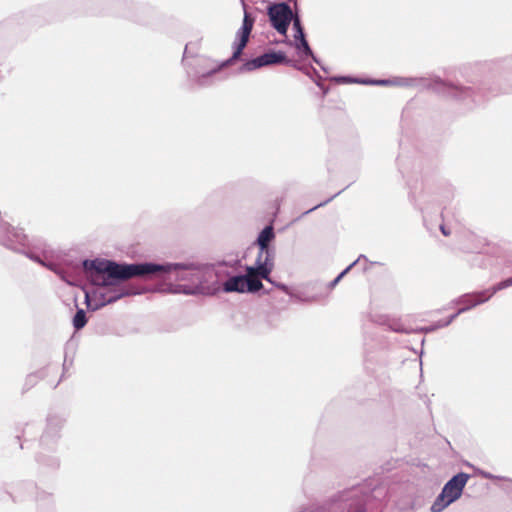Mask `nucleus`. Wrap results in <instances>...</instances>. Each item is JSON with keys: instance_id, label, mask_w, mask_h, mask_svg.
<instances>
[{"instance_id": "f257e3e1", "label": "nucleus", "mask_w": 512, "mask_h": 512, "mask_svg": "<svg viewBox=\"0 0 512 512\" xmlns=\"http://www.w3.org/2000/svg\"><path fill=\"white\" fill-rule=\"evenodd\" d=\"M84 266L87 270L95 272V276L91 275L93 282L96 284L102 283L103 285H106L104 274L113 279L128 280L133 277L164 274L171 269L169 265L153 263L118 264L109 260L85 261Z\"/></svg>"}, {"instance_id": "dca6fc26", "label": "nucleus", "mask_w": 512, "mask_h": 512, "mask_svg": "<svg viewBox=\"0 0 512 512\" xmlns=\"http://www.w3.org/2000/svg\"><path fill=\"white\" fill-rule=\"evenodd\" d=\"M440 229L445 236H448L450 234V232L445 229V226L442 225Z\"/></svg>"}, {"instance_id": "39448f33", "label": "nucleus", "mask_w": 512, "mask_h": 512, "mask_svg": "<svg viewBox=\"0 0 512 512\" xmlns=\"http://www.w3.org/2000/svg\"><path fill=\"white\" fill-rule=\"evenodd\" d=\"M286 60L287 59H286V55L284 52L272 51V52L265 53V54L260 55L252 60L247 61L243 65L242 69L244 71H252V70H255V69L263 67V66L283 63Z\"/></svg>"}, {"instance_id": "4468645a", "label": "nucleus", "mask_w": 512, "mask_h": 512, "mask_svg": "<svg viewBox=\"0 0 512 512\" xmlns=\"http://www.w3.org/2000/svg\"><path fill=\"white\" fill-rule=\"evenodd\" d=\"M351 266L347 267L343 272H341L330 284L331 288H334L339 281L342 279V277L350 270Z\"/></svg>"}, {"instance_id": "7ed1b4c3", "label": "nucleus", "mask_w": 512, "mask_h": 512, "mask_svg": "<svg viewBox=\"0 0 512 512\" xmlns=\"http://www.w3.org/2000/svg\"><path fill=\"white\" fill-rule=\"evenodd\" d=\"M274 263L256 260V266H248L246 274L247 280L246 291L255 292L260 290L263 285L260 279L269 280V275L273 270Z\"/></svg>"}, {"instance_id": "f8f14e48", "label": "nucleus", "mask_w": 512, "mask_h": 512, "mask_svg": "<svg viewBox=\"0 0 512 512\" xmlns=\"http://www.w3.org/2000/svg\"><path fill=\"white\" fill-rule=\"evenodd\" d=\"M509 286H512V277L511 278H508L504 281H501L500 283H498L497 285H495L494 287H492V293L495 294L497 291H500L502 289H505Z\"/></svg>"}, {"instance_id": "2eb2a0df", "label": "nucleus", "mask_w": 512, "mask_h": 512, "mask_svg": "<svg viewBox=\"0 0 512 512\" xmlns=\"http://www.w3.org/2000/svg\"><path fill=\"white\" fill-rule=\"evenodd\" d=\"M351 266L347 267L343 272H341L330 284L331 288H334L339 281L342 279V277L350 270Z\"/></svg>"}, {"instance_id": "1a4fd4ad", "label": "nucleus", "mask_w": 512, "mask_h": 512, "mask_svg": "<svg viewBox=\"0 0 512 512\" xmlns=\"http://www.w3.org/2000/svg\"><path fill=\"white\" fill-rule=\"evenodd\" d=\"M247 288V280L244 275L229 278L224 284V290L227 292H244Z\"/></svg>"}, {"instance_id": "20e7f679", "label": "nucleus", "mask_w": 512, "mask_h": 512, "mask_svg": "<svg viewBox=\"0 0 512 512\" xmlns=\"http://www.w3.org/2000/svg\"><path fill=\"white\" fill-rule=\"evenodd\" d=\"M268 15L272 26L283 35H286L292 20L291 8L286 3L273 4L268 8Z\"/></svg>"}, {"instance_id": "9b49d317", "label": "nucleus", "mask_w": 512, "mask_h": 512, "mask_svg": "<svg viewBox=\"0 0 512 512\" xmlns=\"http://www.w3.org/2000/svg\"><path fill=\"white\" fill-rule=\"evenodd\" d=\"M300 43L297 45L298 49H303L306 55H312V51L308 45V42L305 39V35L298 37Z\"/></svg>"}, {"instance_id": "6e6552de", "label": "nucleus", "mask_w": 512, "mask_h": 512, "mask_svg": "<svg viewBox=\"0 0 512 512\" xmlns=\"http://www.w3.org/2000/svg\"><path fill=\"white\" fill-rule=\"evenodd\" d=\"M493 295L494 294L492 293V289H489L482 292L467 294L463 296L460 302L465 306L458 310L457 315L481 303L488 301Z\"/></svg>"}, {"instance_id": "f03ea898", "label": "nucleus", "mask_w": 512, "mask_h": 512, "mask_svg": "<svg viewBox=\"0 0 512 512\" xmlns=\"http://www.w3.org/2000/svg\"><path fill=\"white\" fill-rule=\"evenodd\" d=\"M468 481V475L459 473L452 477L443 487L442 492L431 506L432 512H441L449 504L456 501L462 495L463 489Z\"/></svg>"}, {"instance_id": "ddd939ff", "label": "nucleus", "mask_w": 512, "mask_h": 512, "mask_svg": "<svg viewBox=\"0 0 512 512\" xmlns=\"http://www.w3.org/2000/svg\"><path fill=\"white\" fill-rule=\"evenodd\" d=\"M293 26H294V29L296 30L295 39L297 40L298 37L304 35L303 28L301 26V23H300V20L298 17L294 18Z\"/></svg>"}, {"instance_id": "9d476101", "label": "nucleus", "mask_w": 512, "mask_h": 512, "mask_svg": "<svg viewBox=\"0 0 512 512\" xmlns=\"http://www.w3.org/2000/svg\"><path fill=\"white\" fill-rule=\"evenodd\" d=\"M87 323V318L84 310L80 309L76 312L74 318H73V325L74 327L79 330L83 328Z\"/></svg>"}, {"instance_id": "423d86ee", "label": "nucleus", "mask_w": 512, "mask_h": 512, "mask_svg": "<svg viewBox=\"0 0 512 512\" xmlns=\"http://www.w3.org/2000/svg\"><path fill=\"white\" fill-rule=\"evenodd\" d=\"M275 238L272 226L265 227L257 238L259 253L256 260L274 263L273 252L269 249V243Z\"/></svg>"}, {"instance_id": "0eeeda50", "label": "nucleus", "mask_w": 512, "mask_h": 512, "mask_svg": "<svg viewBox=\"0 0 512 512\" xmlns=\"http://www.w3.org/2000/svg\"><path fill=\"white\" fill-rule=\"evenodd\" d=\"M253 24H254V19L251 18L249 14L245 13L244 19H243V25L241 27L240 32L238 33L239 41L236 44L235 51H234L232 57L229 59V62L235 61L242 54V51L246 47L247 42L249 40V36L252 31Z\"/></svg>"}]
</instances>
